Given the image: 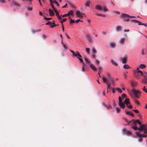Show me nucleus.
<instances>
[{
  "label": "nucleus",
  "instance_id": "f257e3e1",
  "mask_svg": "<svg viewBox=\"0 0 147 147\" xmlns=\"http://www.w3.org/2000/svg\"><path fill=\"white\" fill-rule=\"evenodd\" d=\"M70 51L72 53V57L73 58L76 57L79 60L80 62L82 63L83 65L82 67V72L85 71V64L83 62V60L82 58V56L78 51H76L75 52L73 51L70 50Z\"/></svg>",
  "mask_w": 147,
  "mask_h": 147
},
{
  "label": "nucleus",
  "instance_id": "f03ea898",
  "mask_svg": "<svg viewBox=\"0 0 147 147\" xmlns=\"http://www.w3.org/2000/svg\"><path fill=\"white\" fill-rule=\"evenodd\" d=\"M95 8L96 9L102 11L104 12H107L109 11L108 9L105 6H102L100 5H96L95 6Z\"/></svg>",
  "mask_w": 147,
  "mask_h": 147
},
{
  "label": "nucleus",
  "instance_id": "7ed1b4c3",
  "mask_svg": "<svg viewBox=\"0 0 147 147\" xmlns=\"http://www.w3.org/2000/svg\"><path fill=\"white\" fill-rule=\"evenodd\" d=\"M84 58L85 60L86 63H88L89 64L90 68L93 71H96V68L94 65V64L91 63L90 60L88 58L86 57H84Z\"/></svg>",
  "mask_w": 147,
  "mask_h": 147
},
{
  "label": "nucleus",
  "instance_id": "20e7f679",
  "mask_svg": "<svg viewBox=\"0 0 147 147\" xmlns=\"http://www.w3.org/2000/svg\"><path fill=\"white\" fill-rule=\"evenodd\" d=\"M132 91L135 97L139 98L138 95H140L141 93V92L139 90H136L135 88H133L132 90Z\"/></svg>",
  "mask_w": 147,
  "mask_h": 147
},
{
  "label": "nucleus",
  "instance_id": "39448f33",
  "mask_svg": "<svg viewBox=\"0 0 147 147\" xmlns=\"http://www.w3.org/2000/svg\"><path fill=\"white\" fill-rule=\"evenodd\" d=\"M75 13L76 16L80 18H82L85 16V13H81L79 10H77Z\"/></svg>",
  "mask_w": 147,
  "mask_h": 147
},
{
  "label": "nucleus",
  "instance_id": "423d86ee",
  "mask_svg": "<svg viewBox=\"0 0 147 147\" xmlns=\"http://www.w3.org/2000/svg\"><path fill=\"white\" fill-rule=\"evenodd\" d=\"M139 128L140 131L143 130L144 133H147V127L146 125H142L140 126V127Z\"/></svg>",
  "mask_w": 147,
  "mask_h": 147
},
{
  "label": "nucleus",
  "instance_id": "0eeeda50",
  "mask_svg": "<svg viewBox=\"0 0 147 147\" xmlns=\"http://www.w3.org/2000/svg\"><path fill=\"white\" fill-rule=\"evenodd\" d=\"M119 102L118 103V105L120 107V108L124 109L125 107V105L124 102H123L122 101V99L120 96L119 97Z\"/></svg>",
  "mask_w": 147,
  "mask_h": 147
},
{
  "label": "nucleus",
  "instance_id": "6e6552de",
  "mask_svg": "<svg viewBox=\"0 0 147 147\" xmlns=\"http://www.w3.org/2000/svg\"><path fill=\"white\" fill-rule=\"evenodd\" d=\"M137 72H139L141 74V76H143L144 79H147V73L146 72H142L141 71H137L136 74L137 73Z\"/></svg>",
  "mask_w": 147,
  "mask_h": 147
},
{
  "label": "nucleus",
  "instance_id": "1a4fd4ad",
  "mask_svg": "<svg viewBox=\"0 0 147 147\" xmlns=\"http://www.w3.org/2000/svg\"><path fill=\"white\" fill-rule=\"evenodd\" d=\"M86 37L90 43H92L94 42L93 40L91 37L88 34H86Z\"/></svg>",
  "mask_w": 147,
  "mask_h": 147
},
{
  "label": "nucleus",
  "instance_id": "9d476101",
  "mask_svg": "<svg viewBox=\"0 0 147 147\" xmlns=\"http://www.w3.org/2000/svg\"><path fill=\"white\" fill-rule=\"evenodd\" d=\"M46 25H49V26L51 28H53L56 26V25L54 24V21H53V22H51L50 21H49L46 23Z\"/></svg>",
  "mask_w": 147,
  "mask_h": 147
},
{
  "label": "nucleus",
  "instance_id": "9b49d317",
  "mask_svg": "<svg viewBox=\"0 0 147 147\" xmlns=\"http://www.w3.org/2000/svg\"><path fill=\"white\" fill-rule=\"evenodd\" d=\"M121 16L123 18L124 21H127L129 19L127 18L125 19L124 18L125 17H129L130 16L129 15L125 13H123L121 15Z\"/></svg>",
  "mask_w": 147,
  "mask_h": 147
},
{
  "label": "nucleus",
  "instance_id": "f8f14e48",
  "mask_svg": "<svg viewBox=\"0 0 147 147\" xmlns=\"http://www.w3.org/2000/svg\"><path fill=\"white\" fill-rule=\"evenodd\" d=\"M138 84V82L136 81H132L131 83V84L132 86H137Z\"/></svg>",
  "mask_w": 147,
  "mask_h": 147
},
{
  "label": "nucleus",
  "instance_id": "ddd939ff",
  "mask_svg": "<svg viewBox=\"0 0 147 147\" xmlns=\"http://www.w3.org/2000/svg\"><path fill=\"white\" fill-rule=\"evenodd\" d=\"M91 3V1H90L88 0L86 1L84 5L86 7H89Z\"/></svg>",
  "mask_w": 147,
  "mask_h": 147
},
{
  "label": "nucleus",
  "instance_id": "4468645a",
  "mask_svg": "<svg viewBox=\"0 0 147 147\" xmlns=\"http://www.w3.org/2000/svg\"><path fill=\"white\" fill-rule=\"evenodd\" d=\"M73 11L72 10H71L70 11H69L67 13L63 15L62 16V17H66L72 14H73Z\"/></svg>",
  "mask_w": 147,
  "mask_h": 147
},
{
  "label": "nucleus",
  "instance_id": "2eb2a0df",
  "mask_svg": "<svg viewBox=\"0 0 147 147\" xmlns=\"http://www.w3.org/2000/svg\"><path fill=\"white\" fill-rule=\"evenodd\" d=\"M125 40V38H122L119 41V42L121 44H123Z\"/></svg>",
  "mask_w": 147,
  "mask_h": 147
},
{
  "label": "nucleus",
  "instance_id": "dca6fc26",
  "mask_svg": "<svg viewBox=\"0 0 147 147\" xmlns=\"http://www.w3.org/2000/svg\"><path fill=\"white\" fill-rule=\"evenodd\" d=\"M124 102V104H125L126 106L127 105H128V104H129V99L127 98H126Z\"/></svg>",
  "mask_w": 147,
  "mask_h": 147
},
{
  "label": "nucleus",
  "instance_id": "f3484780",
  "mask_svg": "<svg viewBox=\"0 0 147 147\" xmlns=\"http://www.w3.org/2000/svg\"><path fill=\"white\" fill-rule=\"evenodd\" d=\"M49 15L50 16H53L54 15V13L53 11H52L51 9H49Z\"/></svg>",
  "mask_w": 147,
  "mask_h": 147
},
{
  "label": "nucleus",
  "instance_id": "a211bd4d",
  "mask_svg": "<svg viewBox=\"0 0 147 147\" xmlns=\"http://www.w3.org/2000/svg\"><path fill=\"white\" fill-rule=\"evenodd\" d=\"M111 63H112V64H113V65H114L115 66H117L118 65V63L116 62H115V61L111 59Z\"/></svg>",
  "mask_w": 147,
  "mask_h": 147
},
{
  "label": "nucleus",
  "instance_id": "6ab92c4d",
  "mask_svg": "<svg viewBox=\"0 0 147 147\" xmlns=\"http://www.w3.org/2000/svg\"><path fill=\"white\" fill-rule=\"evenodd\" d=\"M126 59L127 58L125 57H124L123 58H122L121 59V60L122 63H125L127 62Z\"/></svg>",
  "mask_w": 147,
  "mask_h": 147
},
{
  "label": "nucleus",
  "instance_id": "aec40b11",
  "mask_svg": "<svg viewBox=\"0 0 147 147\" xmlns=\"http://www.w3.org/2000/svg\"><path fill=\"white\" fill-rule=\"evenodd\" d=\"M123 67L126 69H128L130 68V67L127 64H125L123 66Z\"/></svg>",
  "mask_w": 147,
  "mask_h": 147
},
{
  "label": "nucleus",
  "instance_id": "412c9836",
  "mask_svg": "<svg viewBox=\"0 0 147 147\" xmlns=\"http://www.w3.org/2000/svg\"><path fill=\"white\" fill-rule=\"evenodd\" d=\"M142 89L144 91L147 93V86H144Z\"/></svg>",
  "mask_w": 147,
  "mask_h": 147
},
{
  "label": "nucleus",
  "instance_id": "4be33fe9",
  "mask_svg": "<svg viewBox=\"0 0 147 147\" xmlns=\"http://www.w3.org/2000/svg\"><path fill=\"white\" fill-rule=\"evenodd\" d=\"M85 51L86 53L89 55L90 53V49L88 47H86L85 49Z\"/></svg>",
  "mask_w": 147,
  "mask_h": 147
},
{
  "label": "nucleus",
  "instance_id": "5701e85b",
  "mask_svg": "<svg viewBox=\"0 0 147 147\" xmlns=\"http://www.w3.org/2000/svg\"><path fill=\"white\" fill-rule=\"evenodd\" d=\"M92 52L94 54H96L97 52L96 49L94 47H93L92 48Z\"/></svg>",
  "mask_w": 147,
  "mask_h": 147
},
{
  "label": "nucleus",
  "instance_id": "b1692460",
  "mask_svg": "<svg viewBox=\"0 0 147 147\" xmlns=\"http://www.w3.org/2000/svg\"><path fill=\"white\" fill-rule=\"evenodd\" d=\"M126 114L128 115H129L131 116H133V117H134V115L133 113L130 111H126Z\"/></svg>",
  "mask_w": 147,
  "mask_h": 147
},
{
  "label": "nucleus",
  "instance_id": "393cba45",
  "mask_svg": "<svg viewBox=\"0 0 147 147\" xmlns=\"http://www.w3.org/2000/svg\"><path fill=\"white\" fill-rule=\"evenodd\" d=\"M146 67V65L144 64H141L139 66V67L142 69L145 68Z\"/></svg>",
  "mask_w": 147,
  "mask_h": 147
},
{
  "label": "nucleus",
  "instance_id": "a878e982",
  "mask_svg": "<svg viewBox=\"0 0 147 147\" xmlns=\"http://www.w3.org/2000/svg\"><path fill=\"white\" fill-rule=\"evenodd\" d=\"M131 21L136 23H137L139 25V23H140V21L136 20H131Z\"/></svg>",
  "mask_w": 147,
  "mask_h": 147
},
{
  "label": "nucleus",
  "instance_id": "bb28decb",
  "mask_svg": "<svg viewBox=\"0 0 147 147\" xmlns=\"http://www.w3.org/2000/svg\"><path fill=\"white\" fill-rule=\"evenodd\" d=\"M121 28L120 26H117L116 28V30L118 32V31H120V30H121Z\"/></svg>",
  "mask_w": 147,
  "mask_h": 147
},
{
  "label": "nucleus",
  "instance_id": "cd10ccee",
  "mask_svg": "<svg viewBox=\"0 0 147 147\" xmlns=\"http://www.w3.org/2000/svg\"><path fill=\"white\" fill-rule=\"evenodd\" d=\"M13 5H16V6H19L20 5L17 2H15V1L13 2Z\"/></svg>",
  "mask_w": 147,
  "mask_h": 147
},
{
  "label": "nucleus",
  "instance_id": "c85d7f7f",
  "mask_svg": "<svg viewBox=\"0 0 147 147\" xmlns=\"http://www.w3.org/2000/svg\"><path fill=\"white\" fill-rule=\"evenodd\" d=\"M110 45L111 47L113 48L115 46V44L114 42H112L110 44Z\"/></svg>",
  "mask_w": 147,
  "mask_h": 147
},
{
  "label": "nucleus",
  "instance_id": "c756f323",
  "mask_svg": "<svg viewBox=\"0 0 147 147\" xmlns=\"http://www.w3.org/2000/svg\"><path fill=\"white\" fill-rule=\"evenodd\" d=\"M102 80L103 82L105 83H107L108 82V80L107 79L103 77L102 78Z\"/></svg>",
  "mask_w": 147,
  "mask_h": 147
},
{
  "label": "nucleus",
  "instance_id": "7c9ffc66",
  "mask_svg": "<svg viewBox=\"0 0 147 147\" xmlns=\"http://www.w3.org/2000/svg\"><path fill=\"white\" fill-rule=\"evenodd\" d=\"M116 90H117V91L118 92H119V93H121L122 92V91L121 90V89H120L119 88H116Z\"/></svg>",
  "mask_w": 147,
  "mask_h": 147
},
{
  "label": "nucleus",
  "instance_id": "2f4dec72",
  "mask_svg": "<svg viewBox=\"0 0 147 147\" xmlns=\"http://www.w3.org/2000/svg\"><path fill=\"white\" fill-rule=\"evenodd\" d=\"M142 83L144 84L147 83V79H144L142 81Z\"/></svg>",
  "mask_w": 147,
  "mask_h": 147
},
{
  "label": "nucleus",
  "instance_id": "473e14b6",
  "mask_svg": "<svg viewBox=\"0 0 147 147\" xmlns=\"http://www.w3.org/2000/svg\"><path fill=\"white\" fill-rule=\"evenodd\" d=\"M95 62L96 64L98 65L100 64V61L99 60L97 59H95Z\"/></svg>",
  "mask_w": 147,
  "mask_h": 147
},
{
  "label": "nucleus",
  "instance_id": "72a5a7b5",
  "mask_svg": "<svg viewBox=\"0 0 147 147\" xmlns=\"http://www.w3.org/2000/svg\"><path fill=\"white\" fill-rule=\"evenodd\" d=\"M132 128L134 130H139V128L137 127H136L135 126H133L132 127Z\"/></svg>",
  "mask_w": 147,
  "mask_h": 147
},
{
  "label": "nucleus",
  "instance_id": "f704fd0d",
  "mask_svg": "<svg viewBox=\"0 0 147 147\" xmlns=\"http://www.w3.org/2000/svg\"><path fill=\"white\" fill-rule=\"evenodd\" d=\"M139 25H143L144 26H145L146 27L147 26V23H142L140 22V23H139Z\"/></svg>",
  "mask_w": 147,
  "mask_h": 147
},
{
  "label": "nucleus",
  "instance_id": "c9c22d12",
  "mask_svg": "<svg viewBox=\"0 0 147 147\" xmlns=\"http://www.w3.org/2000/svg\"><path fill=\"white\" fill-rule=\"evenodd\" d=\"M136 135L137 136H136V137H141V134H140V133L139 131L137 132L136 133Z\"/></svg>",
  "mask_w": 147,
  "mask_h": 147
},
{
  "label": "nucleus",
  "instance_id": "e433bc0d",
  "mask_svg": "<svg viewBox=\"0 0 147 147\" xmlns=\"http://www.w3.org/2000/svg\"><path fill=\"white\" fill-rule=\"evenodd\" d=\"M50 2V4H51V5L52 7V8H53V10L55 11V10L56 9L55 8L54 6V5H53V3H52V1L51 2Z\"/></svg>",
  "mask_w": 147,
  "mask_h": 147
},
{
  "label": "nucleus",
  "instance_id": "4c0bfd02",
  "mask_svg": "<svg viewBox=\"0 0 147 147\" xmlns=\"http://www.w3.org/2000/svg\"><path fill=\"white\" fill-rule=\"evenodd\" d=\"M131 131H127L125 132V134H126L130 135L131 134Z\"/></svg>",
  "mask_w": 147,
  "mask_h": 147
},
{
  "label": "nucleus",
  "instance_id": "58836bf2",
  "mask_svg": "<svg viewBox=\"0 0 147 147\" xmlns=\"http://www.w3.org/2000/svg\"><path fill=\"white\" fill-rule=\"evenodd\" d=\"M136 71L135 72V77H136V78H139V77H138V73H139V72H137V74H136V72L137 71Z\"/></svg>",
  "mask_w": 147,
  "mask_h": 147
},
{
  "label": "nucleus",
  "instance_id": "ea45409f",
  "mask_svg": "<svg viewBox=\"0 0 147 147\" xmlns=\"http://www.w3.org/2000/svg\"><path fill=\"white\" fill-rule=\"evenodd\" d=\"M136 122L138 123L139 125H140L141 124V122L140 121V120L138 119H137L136 120Z\"/></svg>",
  "mask_w": 147,
  "mask_h": 147
},
{
  "label": "nucleus",
  "instance_id": "a19ab883",
  "mask_svg": "<svg viewBox=\"0 0 147 147\" xmlns=\"http://www.w3.org/2000/svg\"><path fill=\"white\" fill-rule=\"evenodd\" d=\"M27 9L28 11H31L33 9V8L32 7H28L27 8Z\"/></svg>",
  "mask_w": 147,
  "mask_h": 147
},
{
  "label": "nucleus",
  "instance_id": "79ce46f5",
  "mask_svg": "<svg viewBox=\"0 0 147 147\" xmlns=\"http://www.w3.org/2000/svg\"><path fill=\"white\" fill-rule=\"evenodd\" d=\"M121 97L123 98L126 97V95L125 93H123L121 95Z\"/></svg>",
  "mask_w": 147,
  "mask_h": 147
},
{
  "label": "nucleus",
  "instance_id": "37998d69",
  "mask_svg": "<svg viewBox=\"0 0 147 147\" xmlns=\"http://www.w3.org/2000/svg\"><path fill=\"white\" fill-rule=\"evenodd\" d=\"M56 13V15L57 17L58 16H59V12H58V11H57V9H56L55 11H54Z\"/></svg>",
  "mask_w": 147,
  "mask_h": 147
},
{
  "label": "nucleus",
  "instance_id": "c03bdc74",
  "mask_svg": "<svg viewBox=\"0 0 147 147\" xmlns=\"http://www.w3.org/2000/svg\"><path fill=\"white\" fill-rule=\"evenodd\" d=\"M132 122V124L133 125H135L136 124V122H135V121H133V120H131V121H130L129 122H128V123L129 124L130 122Z\"/></svg>",
  "mask_w": 147,
  "mask_h": 147
},
{
  "label": "nucleus",
  "instance_id": "a18cd8bd",
  "mask_svg": "<svg viewBox=\"0 0 147 147\" xmlns=\"http://www.w3.org/2000/svg\"><path fill=\"white\" fill-rule=\"evenodd\" d=\"M135 103L138 105H140V102L137 100H135Z\"/></svg>",
  "mask_w": 147,
  "mask_h": 147
},
{
  "label": "nucleus",
  "instance_id": "49530a36",
  "mask_svg": "<svg viewBox=\"0 0 147 147\" xmlns=\"http://www.w3.org/2000/svg\"><path fill=\"white\" fill-rule=\"evenodd\" d=\"M75 23L74 20L73 19H71L70 20V24H71L73 23Z\"/></svg>",
  "mask_w": 147,
  "mask_h": 147
},
{
  "label": "nucleus",
  "instance_id": "de8ad7c7",
  "mask_svg": "<svg viewBox=\"0 0 147 147\" xmlns=\"http://www.w3.org/2000/svg\"><path fill=\"white\" fill-rule=\"evenodd\" d=\"M120 110V109L118 107L116 108V111L117 113H119Z\"/></svg>",
  "mask_w": 147,
  "mask_h": 147
},
{
  "label": "nucleus",
  "instance_id": "09e8293b",
  "mask_svg": "<svg viewBox=\"0 0 147 147\" xmlns=\"http://www.w3.org/2000/svg\"><path fill=\"white\" fill-rule=\"evenodd\" d=\"M141 137H145V138L146 137H147V135L144 134H141Z\"/></svg>",
  "mask_w": 147,
  "mask_h": 147
},
{
  "label": "nucleus",
  "instance_id": "8fccbe9b",
  "mask_svg": "<svg viewBox=\"0 0 147 147\" xmlns=\"http://www.w3.org/2000/svg\"><path fill=\"white\" fill-rule=\"evenodd\" d=\"M41 1L42 2H44L45 1V0H38V2L40 3V5L41 6H42V4H41Z\"/></svg>",
  "mask_w": 147,
  "mask_h": 147
},
{
  "label": "nucleus",
  "instance_id": "3c124183",
  "mask_svg": "<svg viewBox=\"0 0 147 147\" xmlns=\"http://www.w3.org/2000/svg\"><path fill=\"white\" fill-rule=\"evenodd\" d=\"M127 106L129 108H132V106L129 104H128V105H127Z\"/></svg>",
  "mask_w": 147,
  "mask_h": 147
},
{
  "label": "nucleus",
  "instance_id": "603ef678",
  "mask_svg": "<svg viewBox=\"0 0 147 147\" xmlns=\"http://www.w3.org/2000/svg\"><path fill=\"white\" fill-rule=\"evenodd\" d=\"M141 54L143 55L144 54V50L143 49H142L141 50Z\"/></svg>",
  "mask_w": 147,
  "mask_h": 147
},
{
  "label": "nucleus",
  "instance_id": "864d4df0",
  "mask_svg": "<svg viewBox=\"0 0 147 147\" xmlns=\"http://www.w3.org/2000/svg\"><path fill=\"white\" fill-rule=\"evenodd\" d=\"M51 19L52 18H48L46 17H45L44 18V19L46 20H51Z\"/></svg>",
  "mask_w": 147,
  "mask_h": 147
},
{
  "label": "nucleus",
  "instance_id": "5fc2aeb1",
  "mask_svg": "<svg viewBox=\"0 0 147 147\" xmlns=\"http://www.w3.org/2000/svg\"><path fill=\"white\" fill-rule=\"evenodd\" d=\"M5 0H0V3H5Z\"/></svg>",
  "mask_w": 147,
  "mask_h": 147
},
{
  "label": "nucleus",
  "instance_id": "6e6d98bb",
  "mask_svg": "<svg viewBox=\"0 0 147 147\" xmlns=\"http://www.w3.org/2000/svg\"><path fill=\"white\" fill-rule=\"evenodd\" d=\"M116 89H115V88H112V92L113 93H114L115 92V90H116Z\"/></svg>",
  "mask_w": 147,
  "mask_h": 147
},
{
  "label": "nucleus",
  "instance_id": "4d7b16f0",
  "mask_svg": "<svg viewBox=\"0 0 147 147\" xmlns=\"http://www.w3.org/2000/svg\"><path fill=\"white\" fill-rule=\"evenodd\" d=\"M62 16L61 15L60 16H59L57 17V18L59 20H61L62 19Z\"/></svg>",
  "mask_w": 147,
  "mask_h": 147
},
{
  "label": "nucleus",
  "instance_id": "13d9d810",
  "mask_svg": "<svg viewBox=\"0 0 147 147\" xmlns=\"http://www.w3.org/2000/svg\"><path fill=\"white\" fill-rule=\"evenodd\" d=\"M114 12L117 14H120V12L119 11H115Z\"/></svg>",
  "mask_w": 147,
  "mask_h": 147
},
{
  "label": "nucleus",
  "instance_id": "bf43d9fd",
  "mask_svg": "<svg viewBox=\"0 0 147 147\" xmlns=\"http://www.w3.org/2000/svg\"><path fill=\"white\" fill-rule=\"evenodd\" d=\"M62 46L65 49H67V47L65 44H63Z\"/></svg>",
  "mask_w": 147,
  "mask_h": 147
},
{
  "label": "nucleus",
  "instance_id": "052dcab7",
  "mask_svg": "<svg viewBox=\"0 0 147 147\" xmlns=\"http://www.w3.org/2000/svg\"><path fill=\"white\" fill-rule=\"evenodd\" d=\"M80 21L82 22V21H81L80 19H78L76 20V23H78Z\"/></svg>",
  "mask_w": 147,
  "mask_h": 147
},
{
  "label": "nucleus",
  "instance_id": "680f3d73",
  "mask_svg": "<svg viewBox=\"0 0 147 147\" xmlns=\"http://www.w3.org/2000/svg\"><path fill=\"white\" fill-rule=\"evenodd\" d=\"M134 111L136 113H138L139 112V111L138 110H137V109H135V110H134Z\"/></svg>",
  "mask_w": 147,
  "mask_h": 147
},
{
  "label": "nucleus",
  "instance_id": "e2e57ef3",
  "mask_svg": "<svg viewBox=\"0 0 147 147\" xmlns=\"http://www.w3.org/2000/svg\"><path fill=\"white\" fill-rule=\"evenodd\" d=\"M52 3H55V2H57L56 0H52Z\"/></svg>",
  "mask_w": 147,
  "mask_h": 147
},
{
  "label": "nucleus",
  "instance_id": "0e129e2a",
  "mask_svg": "<svg viewBox=\"0 0 147 147\" xmlns=\"http://www.w3.org/2000/svg\"><path fill=\"white\" fill-rule=\"evenodd\" d=\"M143 141V139L141 138H139V141L140 142H142Z\"/></svg>",
  "mask_w": 147,
  "mask_h": 147
},
{
  "label": "nucleus",
  "instance_id": "69168bd1",
  "mask_svg": "<svg viewBox=\"0 0 147 147\" xmlns=\"http://www.w3.org/2000/svg\"><path fill=\"white\" fill-rule=\"evenodd\" d=\"M111 107V106L110 105H108V106H106V107L107 109L110 108Z\"/></svg>",
  "mask_w": 147,
  "mask_h": 147
},
{
  "label": "nucleus",
  "instance_id": "338daca9",
  "mask_svg": "<svg viewBox=\"0 0 147 147\" xmlns=\"http://www.w3.org/2000/svg\"><path fill=\"white\" fill-rule=\"evenodd\" d=\"M87 22H88V23L89 24H90L91 22V21H90V20L89 19H88L87 20Z\"/></svg>",
  "mask_w": 147,
  "mask_h": 147
},
{
  "label": "nucleus",
  "instance_id": "774afa93",
  "mask_svg": "<svg viewBox=\"0 0 147 147\" xmlns=\"http://www.w3.org/2000/svg\"><path fill=\"white\" fill-rule=\"evenodd\" d=\"M66 37L68 38V39H69L70 38L69 36L67 34H66Z\"/></svg>",
  "mask_w": 147,
  "mask_h": 147
}]
</instances>
